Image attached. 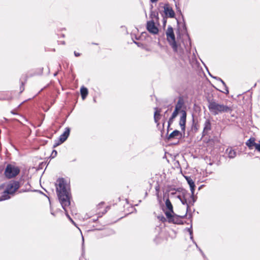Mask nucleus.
<instances>
[{
  "label": "nucleus",
  "mask_w": 260,
  "mask_h": 260,
  "mask_svg": "<svg viewBox=\"0 0 260 260\" xmlns=\"http://www.w3.org/2000/svg\"><path fill=\"white\" fill-rule=\"evenodd\" d=\"M182 137V132L178 130H174L167 137V140L170 141L174 139H177V142L174 143V144H177L179 143V140Z\"/></svg>",
  "instance_id": "9d476101"
},
{
  "label": "nucleus",
  "mask_w": 260,
  "mask_h": 260,
  "mask_svg": "<svg viewBox=\"0 0 260 260\" xmlns=\"http://www.w3.org/2000/svg\"><path fill=\"white\" fill-rule=\"evenodd\" d=\"M210 76L214 79H215L216 80H217V81H220V82H221L222 83V84L225 87V91H223L224 93H226V94H228L229 93V90H228V87L226 86V84H225V83L219 77H213L212 76L211 74H210Z\"/></svg>",
  "instance_id": "4be33fe9"
},
{
  "label": "nucleus",
  "mask_w": 260,
  "mask_h": 260,
  "mask_svg": "<svg viewBox=\"0 0 260 260\" xmlns=\"http://www.w3.org/2000/svg\"><path fill=\"white\" fill-rule=\"evenodd\" d=\"M70 220L72 221V222L74 225H75V222L72 220V218L70 219Z\"/></svg>",
  "instance_id": "79ce46f5"
},
{
  "label": "nucleus",
  "mask_w": 260,
  "mask_h": 260,
  "mask_svg": "<svg viewBox=\"0 0 260 260\" xmlns=\"http://www.w3.org/2000/svg\"><path fill=\"white\" fill-rule=\"evenodd\" d=\"M20 186L19 181L12 180L6 186V189L3 192L1 201L8 200L10 198L9 194H13Z\"/></svg>",
  "instance_id": "7ed1b4c3"
},
{
  "label": "nucleus",
  "mask_w": 260,
  "mask_h": 260,
  "mask_svg": "<svg viewBox=\"0 0 260 260\" xmlns=\"http://www.w3.org/2000/svg\"><path fill=\"white\" fill-rule=\"evenodd\" d=\"M19 172L20 169L18 167L9 164L5 171V175L7 178L10 179L17 176Z\"/></svg>",
  "instance_id": "423d86ee"
},
{
  "label": "nucleus",
  "mask_w": 260,
  "mask_h": 260,
  "mask_svg": "<svg viewBox=\"0 0 260 260\" xmlns=\"http://www.w3.org/2000/svg\"><path fill=\"white\" fill-rule=\"evenodd\" d=\"M80 92L81 97L83 100L85 99L86 97L87 96L88 91L87 88L82 86L80 89Z\"/></svg>",
  "instance_id": "5701e85b"
},
{
  "label": "nucleus",
  "mask_w": 260,
  "mask_h": 260,
  "mask_svg": "<svg viewBox=\"0 0 260 260\" xmlns=\"http://www.w3.org/2000/svg\"><path fill=\"white\" fill-rule=\"evenodd\" d=\"M197 247L199 249V250L200 251V252L201 253L202 255L205 257V255L204 253H203V252L202 251V250L198 247V245H197Z\"/></svg>",
  "instance_id": "e433bc0d"
},
{
  "label": "nucleus",
  "mask_w": 260,
  "mask_h": 260,
  "mask_svg": "<svg viewBox=\"0 0 260 260\" xmlns=\"http://www.w3.org/2000/svg\"><path fill=\"white\" fill-rule=\"evenodd\" d=\"M57 154V152L55 150H53L51 154L50 157L51 158H54Z\"/></svg>",
  "instance_id": "c756f323"
},
{
  "label": "nucleus",
  "mask_w": 260,
  "mask_h": 260,
  "mask_svg": "<svg viewBox=\"0 0 260 260\" xmlns=\"http://www.w3.org/2000/svg\"><path fill=\"white\" fill-rule=\"evenodd\" d=\"M191 217H192L191 214H189V218H191Z\"/></svg>",
  "instance_id": "a18cd8bd"
},
{
  "label": "nucleus",
  "mask_w": 260,
  "mask_h": 260,
  "mask_svg": "<svg viewBox=\"0 0 260 260\" xmlns=\"http://www.w3.org/2000/svg\"><path fill=\"white\" fill-rule=\"evenodd\" d=\"M70 132V128L69 127H66L63 133L61 134L59 138L60 141L64 142L69 136Z\"/></svg>",
  "instance_id": "4468645a"
},
{
  "label": "nucleus",
  "mask_w": 260,
  "mask_h": 260,
  "mask_svg": "<svg viewBox=\"0 0 260 260\" xmlns=\"http://www.w3.org/2000/svg\"><path fill=\"white\" fill-rule=\"evenodd\" d=\"M208 107L209 111L214 115L232 111L231 107L223 104H218L214 100H208Z\"/></svg>",
  "instance_id": "f03ea898"
},
{
  "label": "nucleus",
  "mask_w": 260,
  "mask_h": 260,
  "mask_svg": "<svg viewBox=\"0 0 260 260\" xmlns=\"http://www.w3.org/2000/svg\"><path fill=\"white\" fill-rule=\"evenodd\" d=\"M226 152L230 158H234L236 156V152L232 148H228L226 150Z\"/></svg>",
  "instance_id": "412c9836"
},
{
  "label": "nucleus",
  "mask_w": 260,
  "mask_h": 260,
  "mask_svg": "<svg viewBox=\"0 0 260 260\" xmlns=\"http://www.w3.org/2000/svg\"><path fill=\"white\" fill-rule=\"evenodd\" d=\"M175 2V6H176V9L180 12L181 13V10L180 9L179 7L178 6V4L175 2V1H174Z\"/></svg>",
  "instance_id": "c9c22d12"
},
{
  "label": "nucleus",
  "mask_w": 260,
  "mask_h": 260,
  "mask_svg": "<svg viewBox=\"0 0 260 260\" xmlns=\"http://www.w3.org/2000/svg\"><path fill=\"white\" fill-rule=\"evenodd\" d=\"M104 204V202H101L100 204H99V205H98V206H101V205H102V204Z\"/></svg>",
  "instance_id": "c03bdc74"
},
{
  "label": "nucleus",
  "mask_w": 260,
  "mask_h": 260,
  "mask_svg": "<svg viewBox=\"0 0 260 260\" xmlns=\"http://www.w3.org/2000/svg\"><path fill=\"white\" fill-rule=\"evenodd\" d=\"M169 109H168L164 113V122H163V125L165 124V122H166V120H167V117H166V116H168V114H167V113L169 111Z\"/></svg>",
  "instance_id": "2f4dec72"
},
{
  "label": "nucleus",
  "mask_w": 260,
  "mask_h": 260,
  "mask_svg": "<svg viewBox=\"0 0 260 260\" xmlns=\"http://www.w3.org/2000/svg\"><path fill=\"white\" fill-rule=\"evenodd\" d=\"M257 143L255 142V139L253 137L250 138L245 143L246 145L250 150L255 148Z\"/></svg>",
  "instance_id": "ddd939ff"
},
{
  "label": "nucleus",
  "mask_w": 260,
  "mask_h": 260,
  "mask_svg": "<svg viewBox=\"0 0 260 260\" xmlns=\"http://www.w3.org/2000/svg\"><path fill=\"white\" fill-rule=\"evenodd\" d=\"M63 142H62L60 141V139L59 138L58 140H56L54 141V143L53 145V148H55L58 145H60L61 143H62Z\"/></svg>",
  "instance_id": "bb28decb"
},
{
  "label": "nucleus",
  "mask_w": 260,
  "mask_h": 260,
  "mask_svg": "<svg viewBox=\"0 0 260 260\" xmlns=\"http://www.w3.org/2000/svg\"><path fill=\"white\" fill-rule=\"evenodd\" d=\"M178 113L179 112L177 111V110H174L171 116L170 117L168 121V129H169L172 123L173 122L174 118L177 116Z\"/></svg>",
  "instance_id": "f3484780"
},
{
  "label": "nucleus",
  "mask_w": 260,
  "mask_h": 260,
  "mask_svg": "<svg viewBox=\"0 0 260 260\" xmlns=\"http://www.w3.org/2000/svg\"><path fill=\"white\" fill-rule=\"evenodd\" d=\"M74 55L76 57H78L80 55V53L77 52L76 51H74Z\"/></svg>",
  "instance_id": "58836bf2"
},
{
  "label": "nucleus",
  "mask_w": 260,
  "mask_h": 260,
  "mask_svg": "<svg viewBox=\"0 0 260 260\" xmlns=\"http://www.w3.org/2000/svg\"><path fill=\"white\" fill-rule=\"evenodd\" d=\"M187 37H188V42L189 45H188L187 44L186 46H185V49L186 50H188V49H190V45H191V42H190V39L189 38L188 35H187Z\"/></svg>",
  "instance_id": "c85d7f7f"
},
{
  "label": "nucleus",
  "mask_w": 260,
  "mask_h": 260,
  "mask_svg": "<svg viewBox=\"0 0 260 260\" xmlns=\"http://www.w3.org/2000/svg\"><path fill=\"white\" fill-rule=\"evenodd\" d=\"M183 105H184L183 100L182 99V98H180L179 99L176 105H175V110L176 111V110H177V111L179 112L180 110V109L182 108V107H183Z\"/></svg>",
  "instance_id": "aec40b11"
},
{
  "label": "nucleus",
  "mask_w": 260,
  "mask_h": 260,
  "mask_svg": "<svg viewBox=\"0 0 260 260\" xmlns=\"http://www.w3.org/2000/svg\"><path fill=\"white\" fill-rule=\"evenodd\" d=\"M192 228V224H191V225L189 228H187L186 229V230L189 232V234H190L191 232H193Z\"/></svg>",
  "instance_id": "f704fd0d"
},
{
  "label": "nucleus",
  "mask_w": 260,
  "mask_h": 260,
  "mask_svg": "<svg viewBox=\"0 0 260 260\" xmlns=\"http://www.w3.org/2000/svg\"><path fill=\"white\" fill-rule=\"evenodd\" d=\"M83 241H84L83 237H82ZM85 256V250L84 248V242H83L82 243V254L81 256L80 257V260H86L84 258Z\"/></svg>",
  "instance_id": "a878e982"
},
{
  "label": "nucleus",
  "mask_w": 260,
  "mask_h": 260,
  "mask_svg": "<svg viewBox=\"0 0 260 260\" xmlns=\"http://www.w3.org/2000/svg\"><path fill=\"white\" fill-rule=\"evenodd\" d=\"M187 214V213L186 212L184 215L180 216L174 213L171 214L170 212H165V214L169 222L177 224H183L184 223L182 219L186 216Z\"/></svg>",
  "instance_id": "39448f33"
},
{
  "label": "nucleus",
  "mask_w": 260,
  "mask_h": 260,
  "mask_svg": "<svg viewBox=\"0 0 260 260\" xmlns=\"http://www.w3.org/2000/svg\"><path fill=\"white\" fill-rule=\"evenodd\" d=\"M164 13L166 16L169 18H174L175 17V12L168 4H166L164 7Z\"/></svg>",
  "instance_id": "f8f14e48"
},
{
  "label": "nucleus",
  "mask_w": 260,
  "mask_h": 260,
  "mask_svg": "<svg viewBox=\"0 0 260 260\" xmlns=\"http://www.w3.org/2000/svg\"><path fill=\"white\" fill-rule=\"evenodd\" d=\"M147 29L153 35H156L158 32V29L155 25L154 20H150L147 22Z\"/></svg>",
  "instance_id": "9b49d317"
},
{
  "label": "nucleus",
  "mask_w": 260,
  "mask_h": 260,
  "mask_svg": "<svg viewBox=\"0 0 260 260\" xmlns=\"http://www.w3.org/2000/svg\"><path fill=\"white\" fill-rule=\"evenodd\" d=\"M110 208V207L107 206L106 207V209L105 210V213L107 212V209H109Z\"/></svg>",
  "instance_id": "a19ab883"
},
{
  "label": "nucleus",
  "mask_w": 260,
  "mask_h": 260,
  "mask_svg": "<svg viewBox=\"0 0 260 260\" xmlns=\"http://www.w3.org/2000/svg\"><path fill=\"white\" fill-rule=\"evenodd\" d=\"M185 179L188 184L189 185L191 192H192L193 193V192H194V189L196 187L194 181L190 177H185Z\"/></svg>",
  "instance_id": "dca6fc26"
},
{
  "label": "nucleus",
  "mask_w": 260,
  "mask_h": 260,
  "mask_svg": "<svg viewBox=\"0 0 260 260\" xmlns=\"http://www.w3.org/2000/svg\"><path fill=\"white\" fill-rule=\"evenodd\" d=\"M194 192H193V193L192 192H191V194L190 193V198H188L187 199V203L188 205L189 204L191 205H193L194 203L196 201V198L194 196Z\"/></svg>",
  "instance_id": "b1692460"
},
{
  "label": "nucleus",
  "mask_w": 260,
  "mask_h": 260,
  "mask_svg": "<svg viewBox=\"0 0 260 260\" xmlns=\"http://www.w3.org/2000/svg\"><path fill=\"white\" fill-rule=\"evenodd\" d=\"M165 204H166V208L167 209H168V211H166V212H170L171 214V213L174 214L173 205H172L171 202H170V200L169 199V198H168L166 200Z\"/></svg>",
  "instance_id": "6ab92c4d"
},
{
  "label": "nucleus",
  "mask_w": 260,
  "mask_h": 260,
  "mask_svg": "<svg viewBox=\"0 0 260 260\" xmlns=\"http://www.w3.org/2000/svg\"><path fill=\"white\" fill-rule=\"evenodd\" d=\"M21 92H22L24 90V87L23 84L20 87Z\"/></svg>",
  "instance_id": "ea45409f"
},
{
  "label": "nucleus",
  "mask_w": 260,
  "mask_h": 260,
  "mask_svg": "<svg viewBox=\"0 0 260 260\" xmlns=\"http://www.w3.org/2000/svg\"><path fill=\"white\" fill-rule=\"evenodd\" d=\"M199 128V125L198 124L195 122L194 118L192 119V125L190 128V130L189 133H191L193 134H196L198 131Z\"/></svg>",
  "instance_id": "2eb2a0df"
},
{
  "label": "nucleus",
  "mask_w": 260,
  "mask_h": 260,
  "mask_svg": "<svg viewBox=\"0 0 260 260\" xmlns=\"http://www.w3.org/2000/svg\"><path fill=\"white\" fill-rule=\"evenodd\" d=\"M56 190L59 202L66 212V216L70 220L71 218L67 211L66 207L71 204V193L67 188V184L64 178H58L55 183Z\"/></svg>",
  "instance_id": "f257e3e1"
},
{
  "label": "nucleus",
  "mask_w": 260,
  "mask_h": 260,
  "mask_svg": "<svg viewBox=\"0 0 260 260\" xmlns=\"http://www.w3.org/2000/svg\"><path fill=\"white\" fill-rule=\"evenodd\" d=\"M254 148L256 151L260 153V141H258V143H256Z\"/></svg>",
  "instance_id": "cd10ccee"
},
{
  "label": "nucleus",
  "mask_w": 260,
  "mask_h": 260,
  "mask_svg": "<svg viewBox=\"0 0 260 260\" xmlns=\"http://www.w3.org/2000/svg\"><path fill=\"white\" fill-rule=\"evenodd\" d=\"M177 198L180 200L183 205L186 206V213H188L189 210H190V208L187 203V199L190 198V193L185 189H182L180 194L178 195Z\"/></svg>",
  "instance_id": "0eeeda50"
},
{
  "label": "nucleus",
  "mask_w": 260,
  "mask_h": 260,
  "mask_svg": "<svg viewBox=\"0 0 260 260\" xmlns=\"http://www.w3.org/2000/svg\"><path fill=\"white\" fill-rule=\"evenodd\" d=\"M167 40L170 45L172 48L173 51L179 54H181L183 51L178 50V45L175 40V37L172 27L169 25L166 31Z\"/></svg>",
  "instance_id": "20e7f679"
},
{
  "label": "nucleus",
  "mask_w": 260,
  "mask_h": 260,
  "mask_svg": "<svg viewBox=\"0 0 260 260\" xmlns=\"http://www.w3.org/2000/svg\"><path fill=\"white\" fill-rule=\"evenodd\" d=\"M150 17L151 19H155L156 20H158V12L155 11H152L150 14Z\"/></svg>",
  "instance_id": "393cba45"
},
{
  "label": "nucleus",
  "mask_w": 260,
  "mask_h": 260,
  "mask_svg": "<svg viewBox=\"0 0 260 260\" xmlns=\"http://www.w3.org/2000/svg\"><path fill=\"white\" fill-rule=\"evenodd\" d=\"M158 187H156V190H158Z\"/></svg>",
  "instance_id": "49530a36"
},
{
  "label": "nucleus",
  "mask_w": 260,
  "mask_h": 260,
  "mask_svg": "<svg viewBox=\"0 0 260 260\" xmlns=\"http://www.w3.org/2000/svg\"><path fill=\"white\" fill-rule=\"evenodd\" d=\"M155 111L154 114V120L156 123L158 124V120L160 119L161 109H158L155 108Z\"/></svg>",
  "instance_id": "a211bd4d"
},
{
  "label": "nucleus",
  "mask_w": 260,
  "mask_h": 260,
  "mask_svg": "<svg viewBox=\"0 0 260 260\" xmlns=\"http://www.w3.org/2000/svg\"><path fill=\"white\" fill-rule=\"evenodd\" d=\"M134 43L139 47H142L143 46V44L140 42L134 41Z\"/></svg>",
  "instance_id": "72a5a7b5"
},
{
  "label": "nucleus",
  "mask_w": 260,
  "mask_h": 260,
  "mask_svg": "<svg viewBox=\"0 0 260 260\" xmlns=\"http://www.w3.org/2000/svg\"><path fill=\"white\" fill-rule=\"evenodd\" d=\"M164 20H165V19L164 18ZM166 20H164V25H166Z\"/></svg>",
  "instance_id": "37998d69"
},
{
  "label": "nucleus",
  "mask_w": 260,
  "mask_h": 260,
  "mask_svg": "<svg viewBox=\"0 0 260 260\" xmlns=\"http://www.w3.org/2000/svg\"><path fill=\"white\" fill-rule=\"evenodd\" d=\"M197 247L199 249V250L200 251V252L201 253L202 255L205 257V255L204 253H203V252L202 251V250L198 247V245H197Z\"/></svg>",
  "instance_id": "4c0bfd02"
},
{
  "label": "nucleus",
  "mask_w": 260,
  "mask_h": 260,
  "mask_svg": "<svg viewBox=\"0 0 260 260\" xmlns=\"http://www.w3.org/2000/svg\"><path fill=\"white\" fill-rule=\"evenodd\" d=\"M158 218L162 222H165L166 220L165 217L163 215L158 216Z\"/></svg>",
  "instance_id": "473e14b6"
},
{
  "label": "nucleus",
  "mask_w": 260,
  "mask_h": 260,
  "mask_svg": "<svg viewBox=\"0 0 260 260\" xmlns=\"http://www.w3.org/2000/svg\"><path fill=\"white\" fill-rule=\"evenodd\" d=\"M181 116L179 120V125L181 127V132L184 134L185 131V127H186V112L184 110H182L181 111Z\"/></svg>",
  "instance_id": "1a4fd4ad"
},
{
  "label": "nucleus",
  "mask_w": 260,
  "mask_h": 260,
  "mask_svg": "<svg viewBox=\"0 0 260 260\" xmlns=\"http://www.w3.org/2000/svg\"><path fill=\"white\" fill-rule=\"evenodd\" d=\"M189 235H190V239L192 240V242L195 244V245H196V246H197V244L196 243V242L194 241L193 240V232H191L189 234Z\"/></svg>",
  "instance_id": "7c9ffc66"
},
{
  "label": "nucleus",
  "mask_w": 260,
  "mask_h": 260,
  "mask_svg": "<svg viewBox=\"0 0 260 260\" xmlns=\"http://www.w3.org/2000/svg\"><path fill=\"white\" fill-rule=\"evenodd\" d=\"M212 129V124L209 119H206L203 124V130L202 133V137L209 136L210 131Z\"/></svg>",
  "instance_id": "6e6552de"
}]
</instances>
